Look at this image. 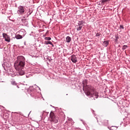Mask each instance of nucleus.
I'll return each instance as SVG.
<instances>
[{"instance_id":"nucleus-16","label":"nucleus","mask_w":130,"mask_h":130,"mask_svg":"<svg viewBox=\"0 0 130 130\" xmlns=\"http://www.w3.org/2000/svg\"><path fill=\"white\" fill-rule=\"evenodd\" d=\"M12 85H17V83L15 81H12Z\"/></svg>"},{"instance_id":"nucleus-9","label":"nucleus","mask_w":130,"mask_h":130,"mask_svg":"<svg viewBox=\"0 0 130 130\" xmlns=\"http://www.w3.org/2000/svg\"><path fill=\"white\" fill-rule=\"evenodd\" d=\"M82 25H81V24L78 25L77 27V31H80V30H82Z\"/></svg>"},{"instance_id":"nucleus-18","label":"nucleus","mask_w":130,"mask_h":130,"mask_svg":"<svg viewBox=\"0 0 130 130\" xmlns=\"http://www.w3.org/2000/svg\"><path fill=\"white\" fill-rule=\"evenodd\" d=\"M120 28H122V29H123V26L120 25Z\"/></svg>"},{"instance_id":"nucleus-1","label":"nucleus","mask_w":130,"mask_h":130,"mask_svg":"<svg viewBox=\"0 0 130 130\" xmlns=\"http://www.w3.org/2000/svg\"><path fill=\"white\" fill-rule=\"evenodd\" d=\"M17 59L14 63L15 70L17 71L20 76H23L25 74V72L23 70L25 67V57L22 56H18Z\"/></svg>"},{"instance_id":"nucleus-11","label":"nucleus","mask_w":130,"mask_h":130,"mask_svg":"<svg viewBox=\"0 0 130 130\" xmlns=\"http://www.w3.org/2000/svg\"><path fill=\"white\" fill-rule=\"evenodd\" d=\"M45 40H47L48 41H49V40H51V38L50 37H45Z\"/></svg>"},{"instance_id":"nucleus-3","label":"nucleus","mask_w":130,"mask_h":130,"mask_svg":"<svg viewBox=\"0 0 130 130\" xmlns=\"http://www.w3.org/2000/svg\"><path fill=\"white\" fill-rule=\"evenodd\" d=\"M49 120L51 123H57L58 122V117L54 114L53 112L50 113Z\"/></svg>"},{"instance_id":"nucleus-20","label":"nucleus","mask_w":130,"mask_h":130,"mask_svg":"<svg viewBox=\"0 0 130 130\" xmlns=\"http://www.w3.org/2000/svg\"><path fill=\"white\" fill-rule=\"evenodd\" d=\"M69 120H72V119H70Z\"/></svg>"},{"instance_id":"nucleus-17","label":"nucleus","mask_w":130,"mask_h":130,"mask_svg":"<svg viewBox=\"0 0 130 130\" xmlns=\"http://www.w3.org/2000/svg\"><path fill=\"white\" fill-rule=\"evenodd\" d=\"M96 37L100 36V34L97 32L96 34Z\"/></svg>"},{"instance_id":"nucleus-6","label":"nucleus","mask_w":130,"mask_h":130,"mask_svg":"<svg viewBox=\"0 0 130 130\" xmlns=\"http://www.w3.org/2000/svg\"><path fill=\"white\" fill-rule=\"evenodd\" d=\"M71 60H72V62H74V63H76V62H77V61H78L77 57H76V55H73L71 56Z\"/></svg>"},{"instance_id":"nucleus-4","label":"nucleus","mask_w":130,"mask_h":130,"mask_svg":"<svg viewBox=\"0 0 130 130\" xmlns=\"http://www.w3.org/2000/svg\"><path fill=\"white\" fill-rule=\"evenodd\" d=\"M3 37L5 39V41H7V42H11V38H10V36L8 35V34L3 33Z\"/></svg>"},{"instance_id":"nucleus-2","label":"nucleus","mask_w":130,"mask_h":130,"mask_svg":"<svg viewBox=\"0 0 130 130\" xmlns=\"http://www.w3.org/2000/svg\"><path fill=\"white\" fill-rule=\"evenodd\" d=\"M83 91L87 96H90V97L95 96V98H98V92L95 91L94 87L91 85H87L86 80L83 81Z\"/></svg>"},{"instance_id":"nucleus-10","label":"nucleus","mask_w":130,"mask_h":130,"mask_svg":"<svg viewBox=\"0 0 130 130\" xmlns=\"http://www.w3.org/2000/svg\"><path fill=\"white\" fill-rule=\"evenodd\" d=\"M15 38L17 39H22V38H23V37L20 35H17L15 36Z\"/></svg>"},{"instance_id":"nucleus-12","label":"nucleus","mask_w":130,"mask_h":130,"mask_svg":"<svg viewBox=\"0 0 130 130\" xmlns=\"http://www.w3.org/2000/svg\"><path fill=\"white\" fill-rule=\"evenodd\" d=\"M110 0H102V3L104 4V3H106L107 2H110Z\"/></svg>"},{"instance_id":"nucleus-14","label":"nucleus","mask_w":130,"mask_h":130,"mask_svg":"<svg viewBox=\"0 0 130 130\" xmlns=\"http://www.w3.org/2000/svg\"><path fill=\"white\" fill-rule=\"evenodd\" d=\"M127 47V45H124L122 47V49L123 50H124L125 49H126V48Z\"/></svg>"},{"instance_id":"nucleus-5","label":"nucleus","mask_w":130,"mask_h":130,"mask_svg":"<svg viewBox=\"0 0 130 130\" xmlns=\"http://www.w3.org/2000/svg\"><path fill=\"white\" fill-rule=\"evenodd\" d=\"M24 12L25 9L24 7L22 6H19L18 10V14H21V15H22V14H24Z\"/></svg>"},{"instance_id":"nucleus-7","label":"nucleus","mask_w":130,"mask_h":130,"mask_svg":"<svg viewBox=\"0 0 130 130\" xmlns=\"http://www.w3.org/2000/svg\"><path fill=\"white\" fill-rule=\"evenodd\" d=\"M108 44H109V41H105L103 43V45L105 46V47H106Z\"/></svg>"},{"instance_id":"nucleus-19","label":"nucleus","mask_w":130,"mask_h":130,"mask_svg":"<svg viewBox=\"0 0 130 130\" xmlns=\"http://www.w3.org/2000/svg\"><path fill=\"white\" fill-rule=\"evenodd\" d=\"M0 107H3V108H4V107H3V106H0Z\"/></svg>"},{"instance_id":"nucleus-15","label":"nucleus","mask_w":130,"mask_h":130,"mask_svg":"<svg viewBox=\"0 0 130 130\" xmlns=\"http://www.w3.org/2000/svg\"><path fill=\"white\" fill-rule=\"evenodd\" d=\"M119 38V37H118V36H116L115 41L117 42Z\"/></svg>"},{"instance_id":"nucleus-13","label":"nucleus","mask_w":130,"mask_h":130,"mask_svg":"<svg viewBox=\"0 0 130 130\" xmlns=\"http://www.w3.org/2000/svg\"><path fill=\"white\" fill-rule=\"evenodd\" d=\"M46 44H51V45H53L52 44V43L51 42H50V41H47V42H46Z\"/></svg>"},{"instance_id":"nucleus-8","label":"nucleus","mask_w":130,"mask_h":130,"mask_svg":"<svg viewBox=\"0 0 130 130\" xmlns=\"http://www.w3.org/2000/svg\"><path fill=\"white\" fill-rule=\"evenodd\" d=\"M71 41H72V38L70 36H68L66 38V42H67L68 43H70Z\"/></svg>"}]
</instances>
